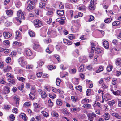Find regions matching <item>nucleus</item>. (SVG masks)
Returning <instances> with one entry per match:
<instances>
[{
	"instance_id": "14",
	"label": "nucleus",
	"mask_w": 121,
	"mask_h": 121,
	"mask_svg": "<svg viewBox=\"0 0 121 121\" xmlns=\"http://www.w3.org/2000/svg\"><path fill=\"white\" fill-rule=\"evenodd\" d=\"M16 35H15V38L17 39V40L18 41L21 38V34L18 31L16 32Z\"/></svg>"
},
{
	"instance_id": "62",
	"label": "nucleus",
	"mask_w": 121,
	"mask_h": 121,
	"mask_svg": "<svg viewBox=\"0 0 121 121\" xmlns=\"http://www.w3.org/2000/svg\"><path fill=\"white\" fill-rule=\"evenodd\" d=\"M33 67V65H27L26 68L27 69H32Z\"/></svg>"
},
{
	"instance_id": "37",
	"label": "nucleus",
	"mask_w": 121,
	"mask_h": 121,
	"mask_svg": "<svg viewBox=\"0 0 121 121\" xmlns=\"http://www.w3.org/2000/svg\"><path fill=\"white\" fill-rule=\"evenodd\" d=\"M56 103L57 105L60 106L62 104V101L59 99L57 100Z\"/></svg>"
},
{
	"instance_id": "50",
	"label": "nucleus",
	"mask_w": 121,
	"mask_h": 121,
	"mask_svg": "<svg viewBox=\"0 0 121 121\" xmlns=\"http://www.w3.org/2000/svg\"><path fill=\"white\" fill-rule=\"evenodd\" d=\"M49 96L50 98L53 99L55 98L56 97L55 95L51 94H49Z\"/></svg>"
},
{
	"instance_id": "6",
	"label": "nucleus",
	"mask_w": 121,
	"mask_h": 121,
	"mask_svg": "<svg viewBox=\"0 0 121 121\" xmlns=\"http://www.w3.org/2000/svg\"><path fill=\"white\" fill-rule=\"evenodd\" d=\"M110 90L112 92V93L115 95L118 96L121 94V92L119 90H117L116 91H115L112 88H111Z\"/></svg>"
},
{
	"instance_id": "29",
	"label": "nucleus",
	"mask_w": 121,
	"mask_h": 121,
	"mask_svg": "<svg viewBox=\"0 0 121 121\" xmlns=\"http://www.w3.org/2000/svg\"><path fill=\"white\" fill-rule=\"evenodd\" d=\"M24 106L26 107H28L31 105V103L30 102H27L24 104Z\"/></svg>"
},
{
	"instance_id": "25",
	"label": "nucleus",
	"mask_w": 121,
	"mask_h": 121,
	"mask_svg": "<svg viewBox=\"0 0 121 121\" xmlns=\"http://www.w3.org/2000/svg\"><path fill=\"white\" fill-rule=\"evenodd\" d=\"M89 102V100L85 98L84 99L81 101L82 104H88Z\"/></svg>"
},
{
	"instance_id": "33",
	"label": "nucleus",
	"mask_w": 121,
	"mask_h": 121,
	"mask_svg": "<svg viewBox=\"0 0 121 121\" xmlns=\"http://www.w3.org/2000/svg\"><path fill=\"white\" fill-rule=\"evenodd\" d=\"M45 3L42 2H40L39 5V7L41 8H44L45 7Z\"/></svg>"
},
{
	"instance_id": "47",
	"label": "nucleus",
	"mask_w": 121,
	"mask_h": 121,
	"mask_svg": "<svg viewBox=\"0 0 121 121\" xmlns=\"http://www.w3.org/2000/svg\"><path fill=\"white\" fill-rule=\"evenodd\" d=\"M117 83V81L116 78H113L112 82V84L113 85H115Z\"/></svg>"
},
{
	"instance_id": "58",
	"label": "nucleus",
	"mask_w": 121,
	"mask_h": 121,
	"mask_svg": "<svg viewBox=\"0 0 121 121\" xmlns=\"http://www.w3.org/2000/svg\"><path fill=\"white\" fill-rule=\"evenodd\" d=\"M9 117L11 121H13L15 119V117L13 114L9 116Z\"/></svg>"
},
{
	"instance_id": "27",
	"label": "nucleus",
	"mask_w": 121,
	"mask_h": 121,
	"mask_svg": "<svg viewBox=\"0 0 121 121\" xmlns=\"http://www.w3.org/2000/svg\"><path fill=\"white\" fill-rule=\"evenodd\" d=\"M84 65H81V66L79 67L78 69V71L79 72H83L84 70Z\"/></svg>"
},
{
	"instance_id": "24",
	"label": "nucleus",
	"mask_w": 121,
	"mask_h": 121,
	"mask_svg": "<svg viewBox=\"0 0 121 121\" xmlns=\"http://www.w3.org/2000/svg\"><path fill=\"white\" fill-rule=\"evenodd\" d=\"M116 64L117 66H121V60L119 58L117 59L116 60Z\"/></svg>"
},
{
	"instance_id": "22",
	"label": "nucleus",
	"mask_w": 121,
	"mask_h": 121,
	"mask_svg": "<svg viewBox=\"0 0 121 121\" xmlns=\"http://www.w3.org/2000/svg\"><path fill=\"white\" fill-rule=\"evenodd\" d=\"M20 117H21L25 121H26L27 120V117L26 115L24 113H23L21 114L20 115Z\"/></svg>"
},
{
	"instance_id": "52",
	"label": "nucleus",
	"mask_w": 121,
	"mask_h": 121,
	"mask_svg": "<svg viewBox=\"0 0 121 121\" xmlns=\"http://www.w3.org/2000/svg\"><path fill=\"white\" fill-rule=\"evenodd\" d=\"M6 62L7 63H10L11 61V58L10 57H8L6 59Z\"/></svg>"
},
{
	"instance_id": "17",
	"label": "nucleus",
	"mask_w": 121,
	"mask_h": 121,
	"mask_svg": "<svg viewBox=\"0 0 121 121\" xmlns=\"http://www.w3.org/2000/svg\"><path fill=\"white\" fill-rule=\"evenodd\" d=\"M103 44L104 47L106 49H107L108 48L109 44L107 41H104L103 43Z\"/></svg>"
},
{
	"instance_id": "48",
	"label": "nucleus",
	"mask_w": 121,
	"mask_h": 121,
	"mask_svg": "<svg viewBox=\"0 0 121 121\" xmlns=\"http://www.w3.org/2000/svg\"><path fill=\"white\" fill-rule=\"evenodd\" d=\"M29 34L30 36L31 37L35 36V34L34 33L31 31H29Z\"/></svg>"
},
{
	"instance_id": "55",
	"label": "nucleus",
	"mask_w": 121,
	"mask_h": 121,
	"mask_svg": "<svg viewBox=\"0 0 121 121\" xmlns=\"http://www.w3.org/2000/svg\"><path fill=\"white\" fill-rule=\"evenodd\" d=\"M44 88L48 92H49L50 90V87L49 86H44Z\"/></svg>"
},
{
	"instance_id": "12",
	"label": "nucleus",
	"mask_w": 121,
	"mask_h": 121,
	"mask_svg": "<svg viewBox=\"0 0 121 121\" xmlns=\"http://www.w3.org/2000/svg\"><path fill=\"white\" fill-rule=\"evenodd\" d=\"M10 88L5 86L3 90V93L4 94H7L10 92Z\"/></svg>"
},
{
	"instance_id": "4",
	"label": "nucleus",
	"mask_w": 121,
	"mask_h": 121,
	"mask_svg": "<svg viewBox=\"0 0 121 121\" xmlns=\"http://www.w3.org/2000/svg\"><path fill=\"white\" fill-rule=\"evenodd\" d=\"M34 24L35 26L37 28H39L41 26L43 25L41 22L40 20L36 19L34 20Z\"/></svg>"
},
{
	"instance_id": "15",
	"label": "nucleus",
	"mask_w": 121,
	"mask_h": 121,
	"mask_svg": "<svg viewBox=\"0 0 121 121\" xmlns=\"http://www.w3.org/2000/svg\"><path fill=\"white\" fill-rule=\"evenodd\" d=\"M111 115L117 119H119L121 118V117L117 113H112L111 114Z\"/></svg>"
},
{
	"instance_id": "30",
	"label": "nucleus",
	"mask_w": 121,
	"mask_h": 121,
	"mask_svg": "<svg viewBox=\"0 0 121 121\" xmlns=\"http://www.w3.org/2000/svg\"><path fill=\"white\" fill-rule=\"evenodd\" d=\"M41 95L42 98H45L47 96V95L45 92H42L41 93Z\"/></svg>"
},
{
	"instance_id": "59",
	"label": "nucleus",
	"mask_w": 121,
	"mask_h": 121,
	"mask_svg": "<svg viewBox=\"0 0 121 121\" xmlns=\"http://www.w3.org/2000/svg\"><path fill=\"white\" fill-rule=\"evenodd\" d=\"M8 81L9 82L12 84H14L15 83V80L14 79L12 80L10 79H9L8 80Z\"/></svg>"
},
{
	"instance_id": "26",
	"label": "nucleus",
	"mask_w": 121,
	"mask_h": 121,
	"mask_svg": "<svg viewBox=\"0 0 121 121\" xmlns=\"http://www.w3.org/2000/svg\"><path fill=\"white\" fill-rule=\"evenodd\" d=\"M56 34V32L55 30L50 31L48 30V35L50 34L51 35H55Z\"/></svg>"
},
{
	"instance_id": "57",
	"label": "nucleus",
	"mask_w": 121,
	"mask_h": 121,
	"mask_svg": "<svg viewBox=\"0 0 121 121\" xmlns=\"http://www.w3.org/2000/svg\"><path fill=\"white\" fill-rule=\"evenodd\" d=\"M72 100V101L75 102H76L77 100V98L73 96H72L71 97Z\"/></svg>"
},
{
	"instance_id": "2",
	"label": "nucleus",
	"mask_w": 121,
	"mask_h": 121,
	"mask_svg": "<svg viewBox=\"0 0 121 121\" xmlns=\"http://www.w3.org/2000/svg\"><path fill=\"white\" fill-rule=\"evenodd\" d=\"M27 6L26 9L28 10H30L32 9L35 6V3H34L31 0H29L28 1Z\"/></svg>"
},
{
	"instance_id": "21",
	"label": "nucleus",
	"mask_w": 121,
	"mask_h": 121,
	"mask_svg": "<svg viewBox=\"0 0 121 121\" xmlns=\"http://www.w3.org/2000/svg\"><path fill=\"white\" fill-rule=\"evenodd\" d=\"M57 13L59 16H62L64 14V11L63 10H59L57 11Z\"/></svg>"
},
{
	"instance_id": "44",
	"label": "nucleus",
	"mask_w": 121,
	"mask_h": 121,
	"mask_svg": "<svg viewBox=\"0 0 121 121\" xmlns=\"http://www.w3.org/2000/svg\"><path fill=\"white\" fill-rule=\"evenodd\" d=\"M61 82V80L59 78L56 79V83L57 86H59L60 84V83Z\"/></svg>"
},
{
	"instance_id": "18",
	"label": "nucleus",
	"mask_w": 121,
	"mask_h": 121,
	"mask_svg": "<svg viewBox=\"0 0 121 121\" xmlns=\"http://www.w3.org/2000/svg\"><path fill=\"white\" fill-rule=\"evenodd\" d=\"M26 55L28 56H30L32 55V53L31 51L28 49H26Z\"/></svg>"
},
{
	"instance_id": "13",
	"label": "nucleus",
	"mask_w": 121,
	"mask_h": 121,
	"mask_svg": "<svg viewBox=\"0 0 121 121\" xmlns=\"http://www.w3.org/2000/svg\"><path fill=\"white\" fill-rule=\"evenodd\" d=\"M92 105L94 107L97 106L99 108H101L102 107L101 104L99 102L96 101L93 102Z\"/></svg>"
},
{
	"instance_id": "9",
	"label": "nucleus",
	"mask_w": 121,
	"mask_h": 121,
	"mask_svg": "<svg viewBox=\"0 0 121 121\" xmlns=\"http://www.w3.org/2000/svg\"><path fill=\"white\" fill-rule=\"evenodd\" d=\"M103 118L105 120H108L110 118V115L107 112L104 113L103 115Z\"/></svg>"
},
{
	"instance_id": "51",
	"label": "nucleus",
	"mask_w": 121,
	"mask_h": 121,
	"mask_svg": "<svg viewBox=\"0 0 121 121\" xmlns=\"http://www.w3.org/2000/svg\"><path fill=\"white\" fill-rule=\"evenodd\" d=\"M63 19H62L61 20H60L59 22V23L61 25H63L65 24V22L64 20L65 19V17H63Z\"/></svg>"
},
{
	"instance_id": "39",
	"label": "nucleus",
	"mask_w": 121,
	"mask_h": 121,
	"mask_svg": "<svg viewBox=\"0 0 121 121\" xmlns=\"http://www.w3.org/2000/svg\"><path fill=\"white\" fill-rule=\"evenodd\" d=\"M41 113L43 114L44 117H47L49 116V115L48 113L46 112L43 111H41Z\"/></svg>"
},
{
	"instance_id": "46",
	"label": "nucleus",
	"mask_w": 121,
	"mask_h": 121,
	"mask_svg": "<svg viewBox=\"0 0 121 121\" xmlns=\"http://www.w3.org/2000/svg\"><path fill=\"white\" fill-rule=\"evenodd\" d=\"M44 42L45 43H50L51 41L50 39L48 38L44 40Z\"/></svg>"
},
{
	"instance_id": "35",
	"label": "nucleus",
	"mask_w": 121,
	"mask_h": 121,
	"mask_svg": "<svg viewBox=\"0 0 121 121\" xmlns=\"http://www.w3.org/2000/svg\"><path fill=\"white\" fill-rule=\"evenodd\" d=\"M17 78L19 80L22 82H24L25 80V78L21 77L18 76Z\"/></svg>"
},
{
	"instance_id": "32",
	"label": "nucleus",
	"mask_w": 121,
	"mask_h": 121,
	"mask_svg": "<svg viewBox=\"0 0 121 121\" xmlns=\"http://www.w3.org/2000/svg\"><path fill=\"white\" fill-rule=\"evenodd\" d=\"M120 22L119 21H116L113 22L112 25L113 26H118L120 24Z\"/></svg>"
},
{
	"instance_id": "3",
	"label": "nucleus",
	"mask_w": 121,
	"mask_h": 121,
	"mask_svg": "<svg viewBox=\"0 0 121 121\" xmlns=\"http://www.w3.org/2000/svg\"><path fill=\"white\" fill-rule=\"evenodd\" d=\"M36 94L35 88L34 87H32L31 89L30 93L29 95L31 99L33 100L35 97V95Z\"/></svg>"
},
{
	"instance_id": "1",
	"label": "nucleus",
	"mask_w": 121,
	"mask_h": 121,
	"mask_svg": "<svg viewBox=\"0 0 121 121\" xmlns=\"http://www.w3.org/2000/svg\"><path fill=\"white\" fill-rule=\"evenodd\" d=\"M18 62L21 67H24L27 64L26 60L23 57H21L18 60Z\"/></svg>"
},
{
	"instance_id": "31",
	"label": "nucleus",
	"mask_w": 121,
	"mask_h": 121,
	"mask_svg": "<svg viewBox=\"0 0 121 121\" xmlns=\"http://www.w3.org/2000/svg\"><path fill=\"white\" fill-rule=\"evenodd\" d=\"M51 115L52 116L58 117L59 116V115L58 113L53 111L52 112Z\"/></svg>"
},
{
	"instance_id": "54",
	"label": "nucleus",
	"mask_w": 121,
	"mask_h": 121,
	"mask_svg": "<svg viewBox=\"0 0 121 121\" xmlns=\"http://www.w3.org/2000/svg\"><path fill=\"white\" fill-rule=\"evenodd\" d=\"M12 112L14 113L17 114L18 113V111L17 109L16 108H14L12 110Z\"/></svg>"
},
{
	"instance_id": "7",
	"label": "nucleus",
	"mask_w": 121,
	"mask_h": 121,
	"mask_svg": "<svg viewBox=\"0 0 121 121\" xmlns=\"http://www.w3.org/2000/svg\"><path fill=\"white\" fill-rule=\"evenodd\" d=\"M94 0H91V1L90 4L89 5V9L91 10H94L95 8V6L94 5Z\"/></svg>"
},
{
	"instance_id": "16",
	"label": "nucleus",
	"mask_w": 121,
	"mask_h": 121,
	"mask_svg": "<svg viewBox=\"0 0 121 121\" xmlns=\"http://www.w3.org/2000/svg\"><path fill=\"white\" fill-rule=\"evenodd\" d=\"M91 53H94V50L95 49V45L94 44L93 42H91Z\"/></svg>"
},
{
	"instance_id": "23",
	"label": "nucleus",
	"mask_w": 121,
	"mask_h": 121,
	"mask_svg": "<svg viewBox=\"0 0 121 121\" xmlns=\"http://www.w3.org/2000/svg\"><path fill=\"white\" fill-rule=\"evenodd\" d=\"M64 42L65 43H67L68 45H71L73 43L71 41L65 39H63Z\"/></svg>"
},
{
	"instance_id": "11",
	"label": "nucleus",
	"mask_w": 121,
	"mask_h": 121,
	"mask_svg": "<svg viewBox=\"0 0 121 121\" xmlns=\"http://www.w3.org/2000/svg\"><path fill=\"white\" fill-rule=\"evenodd\" d=\"M104 99L106 101H108L111 99V95L109 94H106L103 96Z\"/></svg>"
},
{
	"instance_id": "61",
	"label": "nucleus",
	"mask_w": 121,
	"mask_h": 121,
	"mask_svg": "<svg viewBox=\"0 0 121 121\" xmlns=\"http://www.w3.org/2000/svg\"><path fill=\"white\" fill-rule=\"evenodd\" d=\"M91 90L90 89H87L86 91V95L87 96H88L90 94L91 92Z\"/></svg>"
},
{
	"instance_id": "40",
	"label": "nucleus",
	"mask_w": 121,
	"mask_h": 121,
	"mask_svg": "<svg viewBox=\"0 0 121 121\" xmlns=\"http://www.w3.org/2000/svg\"><path fill=\"white\" fill-rule=\"evenodd\" d=\"M91 105L90 104H84L83 107L89 109L91 107Z\"/></svg>"
},
{
	"instance_id": "5",
	"label": "nucleus",
	"mask_w": 121,
	"mask_h": 121,
	"mask_svg": "<svg viewBox=\"0 0 121 121\" xmlns=\"http://www.w3.org/2000/svg\"><path fill=\"white\" fill-rule=\"evenodd\" d=\"M96 115L94 112L89 114L88 115V119L90 121H93L94 118H96Z\"/></svg>"
},
{
	"instance_id": "63",
	"label": "nucleus",
	"mask_w": 121,
	"mask_h": 121,
	"mask_svg": "<svg viewBox=\"0 0 121 121\" xmlns=\"http://www.w3.org/2000/svg\"><path fill=\"white\" fill-rule=\"evenodd\" d=\"M33 105L34 107L36 108H38L39 107V104L36 103H34Z\"/></svg>"
},
{
	"instance_id": "56",
	"label": "nucleus",
	"mask_w": 121,
	"mask_h": 121,
	"mask_svg": "<svg viewBox=\"0 0 121 121\" xmlns=\"http://www.w3.org/2000/svg\"><path fill=\"white\" fill-rule=\"evenodd\" d=\"M112 69V67L111 66H108L107 68V70L108 72L111 71Z\"/></svg>"
},
{
	"instance_id": "41",
	"label": "nucleus",
	"mask_w": 121,
	"mask_h": 121,
	"mask_svg": "<svg viewBox=\"0 0 121 121\" xmlns=\"http://www.w3.org/2000/svg\"><path fill=\"white\" fill-rule=\"evenodd\" d=\"M77 8L78 9L80 10H85L86 9V7L85 6L82 5L79 7Z\"/></svg>"
},
{
	"instance_id": "49",
	"label": "nucleus",
	"mask_w": 121,
	"mask_h": 121,
	"mask_svg": "<svg viewBox=\"0 0 121 121\" xmlns=\"http://www.w3.org/2000/svg\"><path fill=\"white\" fill-rule=\"evenodd\" d=\"M48 103L50 106H52L53 105V102H52L51 101V100L50 99H49L48 100Z\"/></svg>"
},
{
	"instance_id": "45",
	"label": "nucleus",
	"mask_w": 121,
	"mask_h": 121,
	"mask_svg": "<svg viewBox=\"0 0 121 121\" xmlns=\"http://www.w3.org/2000/svg\"><path fill=\"white\" fill-rule=\"evenodd\" d=\"M76 89L77 90L79 91L80 92H81L82 91V87L80 86L79 85L76 87Z\"/></svg>"
},
{
	"instance_id": "43",
	"label": "nucleus",
	"mask_w": 121,
	"mask_h": 121,
	"mask_svg": "<svg viewBox=\"0 0 121 121\" xmlns=\"http://www.w3.org/2000/svg\"><path fill=\"white\" fill-rule=\"evenodd\" d=\"M112 20L111 18H107L104 20V22L106 23H109L111 22Z\"/></svg>"
},
{
	"instance_id": "64",
	"label": "nucleus",
	"mask_w": 121,
	"mask_h": 121,
	"mask_svg": "<svg viewBox=\"0 0 121 121\" xmlns=\"http://www.w3.org/2000/svg\"><path fill=\"white\" fill-rule=\"evenodd\" d=\"M69 112L66 109H64L63 110V113L65 115H68L69 113Z\"/></svg>"
},
{
	"instance_id": "28",
	"label": "nucleus",
	"mask_w": 121,
	"mask_h": 121,
	"mask_svg": "<svg viewBox=\"0 0 121 121\" xmlns=\"http://www.w3.org/2000/svg\"><path fill=\"white\" fill-rule=\"evenodd\" d=\"M116 102L114 100H112L108 102V104L110 106H112Z\"/></svg>"
},
{
	"instance_id": "53",
	"label": "nucleus",
	"mask_w": 121,
	"mask_h": 121,
	"mask_svg": "<svg viewBox=\"0 0 121 121\" xmlns=\"http://www.w3.org/2000/svg\"><path fill=\"white\" fill-rule=\"evenodd\" d=\"M52 21V19L50 18H48V19L46 21V22L49 24H50V23Z\"/></svg>"
},
{
	"instance_id": "36",
	"label": "nucleus",
	"mask_w": 121,
	"mask_h": 121,
	"mask_svg": "<svg viewBox=\"0 0 121 121\" xmlns=\"http://www.w3.org/2000/svg\"><path fill=\"white\" fill-rule=\"evenodd\" d=\"M39 45L37 43H34L33 46V48L34 50H36L39 47Z\"/></svg>"
},
{
	"instance_id": "10",
	"label": "nucleus",
	"mask_w": 121,
	"mask_h": 121,
	"mask_svg": "<svg viewBox=\"0 0 121 121\" xmlns=\"http://www.w3.org/2000/svg\"><path fill=\"white\" fill-rule=\"evenodd\" d=\"M87 60L85 56H81L80 58L79 61L82 63H85L87 61Z\"/></svg>"
},
{
	"instance_id": "34",
	"label": "nucleus",
	"mask_w": 121,
	"mask_h": 121,
	"mask_svg": "<svg viewBox=\"0 0 121 121\" xmlns=\"http://www.w3.org/2000/svg\"><path fill=\"white\" fill-rule=\"evenodd\" d=\"M17 54V52L15 51H12L11 54H10V56L11 57H13L14 56H15Z\"/></svg>"
},
{
	"instance_id": "20",
	"label": "nucleus",
	"mask_w": 121,
	"mask_h": 121,
	"mask_svg": "<svg viewBox=\"0 0 121 121\" xmlns=\"http://www.w3.org/2000/svg\"><path fill=\"white\" fill-rule=\"evenodd\" d=\"M11 69V67L10 66L8 65L4 68L3 71L4 72H6L9 71Z\"/></svg>"
},
{
	"instance_id": "60",
	"label": "nucleus",
	"mask_w": 121,
	"mask_h": 121,
	"mask_svg": "<svg viewBox=\"0 0 121 121\" xmlns=\"http://www.w3.org/2000/svg\"><path fill=\"white\" fill-rule=\"evenodd\" d=\"M103 67L102 66H100L99 67L98 70L96 72L97 73H98L99 72H100L103 71Z\"/></svg>"
},
{
	"instance_id": "8",
	"label": "nucleus",
	"mask_w": 121,
	"mask_h": 121,
	"mask_svg": "<svg viewBox=\"0 0 121 121\" xmlns=\"http://www.w3.org/2000/svg\"><path fill=\"white\" fill-rule=\"evenodd\" d=\"M3 35L5 39H7L10 37L12 35V34L9 32H3Z\"/></svg>"
},
{
	"instance_id": "42",
	"label": "nucleus",
	"mask_w": 121,
	"mask_h": 121,
	"mask_svg": "<svg viewBox=\"0 0 121 121\" xmlns=\"http://www.w3.org/2000/svg\"><path fill=\"white\" fill-rule=\"evenodd\" d=\"M101 49L98 48H96L95 49V53L99 54L101 53Z\"/></svg>"
},
{
	"instance_id": "19",
	"label": "nucleus",
	"mask_w": 121,
	"mask_h": 121,
	"mask_svg": "<svg viewBox=\"0 0 121 121\" xmlns=\"http://www.w3.org/2000/svg\"><path fill=\"white\" fill-rule=\"evenodd\" d=\"M6 13L7 16L9 17H11L13 14V11L11 10H8L6 11Z\"/></svg>"
},
{
	"instance_id": "38",
	"label": "nucleus",
	"mask_w": 121,
	"mask_h": 121,
	"mask_svg": "<svg viewBox=\"0 0 121 121\" xmlns=\"http://www.w3.org/2000/svg\"><path fill=\"white\" fill-rule=\"evenodd\" d=\"M68 38L70 40H72L74 39L75 37L73 34H71L69 35Z\"/></svg>"
}]
</instances>
